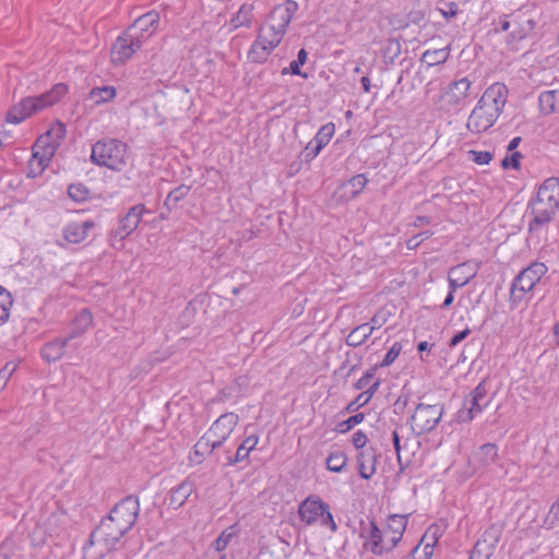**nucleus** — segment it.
<instances>
[{
    "label": "nucleus",
    "instance_id": "obj_13",
    "mask_svg": "<svg viewBox=\"0 0 559 559\" xmlns=\"http://www.w3.org/2000/svg\"><path fill=\"white\" fill-rule=\"evenodd\" d=\"M237 424L238 416L234 413H227L219 416L206 433L221 447L228 439Z\"/></svg>",
    "mask_w": 559,
    "mask_h": 559
},
{
    "label": "nucleus",
    "instance_id": "obj_38",
    "mask_svg": "<svg viewBox=\"0 0 559 559\" xmlns=\"http://www.w3.org/2000/svg\"><path fill=\"white\" fill-rule=\"evenodd\" d=\"M347 463V456L343 451L332 452L326 459V468L340 473Z\"/></svg>",
    "mask_w": 559,
    "mask_h": 559
},
{
    "label": "nucleus",
    "instance_id": "obj_7",
    "mask_svg": "<svg viewBox=\"0 0 559 559\" xmlns=\"http://www.w3.org/2000/svg\"><path fill=\"white\" fill-rule=\"evenodd\" d=\"M546 272L547 266L539 262H534L528 267L524 269L515 277L512 284L510 292L511 301L514 304L521 301L524 295L534 288V286L540 281Z\"/></svg>",
    "mask_w": 559,
    "mask_h": 559
},
{
    "label": "nucleus",
    "instance_id": "obj_42",
    "mask_svg": "<svg viewBox=\"0 0 559 559\" xmlns=\"http://www.w3.org/2000/svg\"><path fill=\"white\" fill-rule=\"evenodd\" d=\"M75 325L76 328L70 333L74 334V337L83 334L88 325L92 323V314L87 310H83L76 318H75Z\"/></svg>",
    "mask_w": 559,
    "mask_h": 559
},
{
    "label": "nucleus",
    "instance_id": "obj_26",
    "mask_svg": "<svg viewBox=\"0 0 559 559\" xmlns=\"http://www.w3.org/2000/svg\"><path fill=\"white\" fill-rule=\"evenodd\" d=\"M358 472L364 479H370L376 473V455L372 449H365L359 453Z\"/></svg>",
    "mask_w": 559,
    "mask_h": 559
},
{
    "label": "nucleus",
    "instance_id": "obj_48",
    "mask_svg": "<svg viewBox=\"0 0 559 559\" xmlns=\"http://www.w3.org/2000/svg\"><path fill=\"white\" fill-rule=\"evenodd\" d=\"M493 552L485 545H475L469 559H489Z\"/></svg>",
    "mask_w": 559,
    "mask_h": 559
},
{
    "label": "nucleus",
    "instance_id": "obj_46",
    "mask_svg": "<svg viewBox=\"0 0 559 559\" xmlns=\"http://www.w3.org/2000/svg\"><path fill=\"white\" fill-rule=\"evenodd\" d=\"M365 418L362 413L350 416L348 419L341 421L337 425V431L341 433H345L354 428L356 425L360 424Z\"/></svg>",
    "mask_w": 559,
    "mask_h": 559
},
{
    "label": "nucleus",
    "instance_id": "obj_64",
    "mask_svg": "<svg viewBox=\"0 0 559 559\" xmlns=\"http://www.w3.org/2000/svg\"><path fill=\"white\" fill-rule=\"evenodd\" d=\"M454 293H455V290L450 288V292H449L448 296L445 297V299L443 301V305H442L443 307H449L453 302Z\"/></svg>",
    "mask_w": 559,
    "mask_h": 559
},
{
    "label": "nucleus",
    "instance_id": "obj_21",
    "mask_svg": "<svg viewBox=\"0 0 559 559\" xmlns=\"http://www.w3.org/2000/svg\"><path fill=\"white\" fill-rule=\"evenodd\" d=\"M536 199L559 207V178L548 177L539 187Z\"/></svg>",
    "mask_w": 559,
    "mask_h": 559
},
{
    "label": "nucleus",
    "instance_id": "obj_31",
    "mask_svg": "<svg viewBox=\"0 0 559 559\" xmlns=\"http://www.w3.org/2000/svg\"><path fill=\"white\" fill-rule=\"evenodd\" d=\"M373 332V326L362 323L355 328L346 337V344L352 347L361 345Z\"/></svg>",
    "mask_w": 559,
    "mask_h": 559
},
{
    "label": "nucleus",
    "instance_id": "obj_35",
    "mask_svg": "<svg viewBox=\"0 0 559 559\" xmlns=\"http://www.w3.org/2000/svg\"><path fill=\"white\" fill-rule=\"evenodd\" d=\"M449 51L443 49L427 50L421 56V61L426 62L429 67L438 66L447 61Z\"/></svg>",
    "mask_w": 559,
    "mask_h": 559
},
{
    "label": "nucleus",
    "instance_id": "obj_41",
    "mask_svg": "<svg viewBox=\"0 0 559 559\" xmlns=\"http://www.w3.org/2000/svg\"><path fill=\"white\" fill-rule=\"evenodd\" d=\"M515 22L520 29L518 34H514V36L519 37L520 39L525 38L536 26V22L533 19L526 17L524 15L516 16Z\"/></svg>",
    "mask_w": 559,
    "mask_h": 559
},
{
    "label": "nucleus",
    "instance_id": "obj_9",
    "mask_svg": "<svg viewBox=\"0 0 559 559\" xmlns=\"http://www.w3.org/2000/svg\"><path fill=\"white\" fill-rule=\"evenodd\" d=\"M142 46V40L138 34L127 29L114 43L110 51L111 62L115 64H123L133 53Z\"/></svg>",
    "mask_w": 559,
    "mask_h": 559
},
{
    "label": "nucleus",
    "instance_id": "obj_43",
    "mask_svg": "<svg viewBox=\"0 0 559 559\" xmlns=\"http://www.w3.org/2000/svg\"><path fill=\"white\" fill-rule=\"evenodd\" d=\"M198 451H200L201 456H206L211 454L216 448L219 445L216 444L215 440L209 438V435L205 433L194 445Z\"/></svg>",
    "mask_w": 559,
    "mask_h": 559
},
{
    "label": "nucleus",
    "instance_id": "obj_52",
    "mask_svg": "<svg viewBox=\"0 0 559 559\" xmlns=\"http://www.w3.org/2000/svg\"><path fill=\"white\" fill-rule=\"evenodd\" d=\"M366 443L367 436L362 431L359 430L353 435V444L355 445V448L362 449L365 448Z\"/></svg>",
    "mask_w": 559,
    "mask_h": 559
},
{
    "label": "nucleus",
    "instance_id": "obj_34",
    "mask_svg": "<svg viewBox=\"0 0 559 559\" xmlns=\"http://www.w3.org/2000/svg\"><path fill=\"white\" fill-rule=\"evenodd\" d=\"M115 96L116 88L112 86L94 87L90 92V98L97 105L111 100Z\"/></svg>",
    "mask_w": 559,
    "mask_h": 559
},
{
    "label": "nucleus",
    "instance_id": "obj_17",
    "mask_svg": "<svg viewBox=\"0 0 559 559\" xmlns=\"http://www.w3.org/2000/svg\"><path fill=\"white\" fill-rule=\"evenodd\" d=\"M499 453L498 448L493 443H485L475 452L472 465L475 471H481L498 464Z\"/></svg>",
    "mask_w": 559,
    "mask_h": 559
},
{
    "label": "nucleus",
    "instance_id": "obj_4",
    "mask_svg": "<svg viewBox=\"0 0 559 559\" xmlns=\"http://www.w3.org/2000/svg\"><path fill=\"white\" fill-rule=\"evenodd\" d=\"M68 92L63 83L56 84L49 92L34 97H25L7 114V121L20 123L33 114L58 103Z\"/></svg>",
    "mask_w": 559,
    "mask_h": 559
},
{
    "label": "nucleus",
    "instance_id": "obj_6",
    "mask_svg": "<svg viewBox=\"0 0 559 559\" xmlns=\"http://www.w3.org/2000/svg\"><path fill=\"white\" fill-rule=\"evenodd\" d=\"M64 135V126L58 123L37 139L33 146V156L29 162L33 173L38 171L40 174L46 169Z\"/></svg>",
    "mask_w": 559,
    "mask_h": 559
},
{
    "label": "nucleus",
    "instance_id": "obj_59",
    "mask_svg": "<svg viewBox=\"0 0 559 559\" xmlns=\"http://www.w3.org/2000/svg\"><path fill=\"white\" fill-rule=\"evenodd\" d=\"M393 444H394V449H395L397 459L401 460L402 445H401V440H400V436H399L397 431L393 432Z\"/></svg>",
    "mask_w": 559,
    "mask_h": 559
},
{
    "label": "nucleus",
    "instance_id": "obj_3",
    "mask_svg": "<svg viewBox=\"0 0 559 559\" xmlns=\"http://www.w3.org/2000/svg\"><path fill=\"white\" fill-rule=\"evenodd\" d=\"M508 93L503 83L491 84L472 110L466 123L467 129L475 134L490 129L506 106Z\"/></svg>",
    "mask_w": 559,
    "mask_h": 559
},
{
    "label": "nucleus",
    "instance_id": "obj_58",
    "mask_svg": "<svg viewBox=\"0 0 559 559\" xmlns=\"http://www.w3.org/2000/svg\"><path fill=\"white\" fill-rule=\"evenodd\" d=\"M372 373H366L364 377H361L355 384L357 390H364L368 386L370 380L372 379Z\"/></svg>",
    "mask_w": 559,
    "mask_h": 559
},
{
    "label": "nucleus",
    "instance_id": "obj_37",
    "mask_svg": "<svg viewBox=\"0 0 559 559\" xmlns=\"http://www.w3.org/2000/svg\"><path fill=\"white\" fill-rule=\"evenodd\" d=\"M307 57H308L307 51L304 48L300 49L298 52L297 59L292 61L289 63V67L283 68L282 74L286 75V74L290 73L294 75H300L302 78H307V74L302 73L300 70V66H304L306 63Z\"/></svg>",
    "mask_w": 559,
    "mask_h": 559
},
{
    "label": "nucleus",
    "instance_id": "obj_11",
    "mask_svg": "<svg viewBox=\"0 0 559 559\" xmlns=\"http://www.w3.org/2000/svg\"><path fill=\"white\" fill-rule=\"evenodd\" d=\"M558 207L535 199L531 204L532 221L528 225L530 233L542 230L552 219Z\"/></svg>",
    "mask_w": 559,
    "mask_h": 559
},
{
    "label": "nucleus",
    "instance_id": "obj_51",
    "mask_svg": "<svg viewBox=\"0 0 559 559\" xmlns=\"http://www.w3.org/2000/svg\"><path fill=\"white\" fill-rule=\"evenodd\" d=\"M431 235H432V233L427 230V231H424V233L413 236L407 241V248L416 249L425 239H428Z\"/></svg>",
    "mask_w": 559,
    "mask_h": 559
},
{
    "label": "nucleus",
    "instance_id": "obj_12",
    "mask_svg": "<svg viewBox=\"0 0 559 559\" xmlns=\"http://www.w3.org/2000/svg\"><path fill=\"white\" fill-rule=\"evenodd\" d=\"M329 506L318 496H309L305 499L298 509V514L307 525L314 524L321 516L328 512Z\"/></svg>",
    "mask_w": 559,
    "mask_h": 559
},
{
    "label": "nucleus",
    "instance_id": "obj_50",
    "mask_svg": "<svg viewBox=\"0 0 559 559\" xmlns=\"http://www.w3.org/2000/svg\"><path fill=\"white\" fill-rule=\"evenodd\" d=\"M439 11L444 19L450 20L451 17H454L457 15L459 5L456 2L451 1V2L445 3L443 8H440Z\"/></svg>",
    "mask_w": 559,
    "mask_h": 559
},
{
    "label": "nucleus",
    "instance_id": "obj_33",
    "mask_svg": "<svg viewBox=\"0 0 559 559\" xmlns=\"http://www.w3.org/2000/svg\"><path fill=\"white\" fill-rule=\"evenodd\" d=\"M239 534V528L237 525H231L224 530L221 535L214 542V548L216 551H223L227 548L230 542L237 537Z\"/></svg>",
    "mask_w": 559,
    "mask_h": 559
},
{
    "label": "nucleus",
    "instance_id": "obj_5",
    "mask_svg": "<svg viewBox=\"0 0 559 559\" xmlns=\"http://www.w3.org/2000/svg\"><path fill=\"white\" fill-rule=\"evenodd\" d=\"M93 163L122 171L130 160L127 144L116 139L97 141L92 147Z\"/></svg>",
    "mask_w": 559,
    "mask_h": 559
},
{
    "label": "nucleus",
    "instance_id": "obj_47",
    "mask_svg": "<svg viewBox=\"0 0 559 559\" xmlns=\"http://www.w3.org/2000/svg\"><path fill=\"white\" fill-rule=\"evenodd\" d=\"M402 352V344L396 342L392 345V347L389 349V352L386 353L384 359L382 360V362L380 364L381 367H386V366H390L396 358L397 356L401 354Z\"/></svg>",
    "mask_w": 559,
    "mask_h": 559
},
{
    "label": "nucleus",
    "instance_id": "obj_44",
    "mask_svg": "<svg viewBox=\"0 0 559 559\" xmlns=\"http://www.w3.org/2000/svg\"><path fill=\"white\" fill-rule=\"evenodd\" d=\"M190 187L189 186H180L176 188L175 190L170 191L165 200V206L171 207L176 202L180 201L182 198L187 195L189 192Z\"/></svg>",
    "mask_w": 559,
    "mask_h": 559
},
{
    "label": "nucleus",
    "instance_id": "obj_32",
    "mask_svg": "<svg viewBox=\"0 0 559 559\" xmlns=\"http://www.w3.org/2000/svg\"><path fill=\"white\" fill-rule=\"evenodd\" d=\"M501 528L498 525H491L485 531L483 537L476 543L477 545H485L489 550L495 552V549L500 540Z\"/></svg>",
    "mask_w": 559,
    "mask_h": 559
},
{
    "label": "nucleus",
    "instance_id": "obj_20",
    "mask_svg": "<svg viewBox=\"0 0 559 559\" xmlns=\"http://www.w3.org/2000/svg\"><path fill=\"white\" fill-rule=\"evenodd\" d=\"M366 177H349L338 185L334 195L340 201H348L355 198L366 186Z\"/></svg>",
    "mask_w": 559,
    "mask_h": 559
},
{
    "label": "nucleus",
    "instance_id": "obj_49",
    "mask_svg": "<svg viewBox=\"0 0 559 559\" xmlns=\"http://www.w3.org/2000/svg\"><path fill=\"white\" fill-rule=\"evenodd\" d=\"M468 155L471 156V159L478 165L488 164L492 159V154L489 152L469 151Z\"/></svg>",
    "mask_w": 559,
    "mask_h": 559
},
{
    "label": "nucleus",
    "instance_id": "obj_14",
    "mask_svg": "<svg viewBox=\"0 0 559 559\" xmlns=\"http://www.w3.org/2000/svg\"><path fill=\"white\" fill-rule=\"evenodd\" d=\"M144 212L145 207L143 204L132 206L120 219L115 236L124 239L127 236L131 235L138 228Z\"/></svg>",
    "mask_w": 559,
    "mask_h": 559
},
{
    "label": "nucleus",
    "instance_id": "obj_39",
    "mask_svg": "<svg viewBox=\"0 0 559 559\" xmlns=\"http://www.w3.org/2000/svg\"><path fill=\"white\" fill-rule=\"evenodd\" d=\"M90 189L83 183H72L68 188L69 197L75 202H83L90 197Z\"/></svg>",
    "mask_w": 559,
    "mask_h": 559
},
{
    "label": "nucleus",
    "instance_id": "obj_18",
    "mask_svg": "<svg viewBox=\"0 0 559 559\" xmlns=\"http://www.w3.org/2000/svg\"><path fill=\"white\" fill-rule=\"evenodd\" d=\"M159 22V13L151 11L138 17L135 22L128 28L133 34H138L141 40L154 33Z\"/></svg>",
    "mask_w": 559,
    "mask_h": 559
},
{
    "label": "nucleus",
    "instance_id": "obj_23",
    "mask_svg": "<svg viewBox=\"0 0 559 559\" xmlns=\"http://www.w3.org/2000/svg\"><path fill=\"white\" fill-rule=\"evenodd\" d=\"M94 225L92 221L70 223L63 230V238L70 243H80L86 239L88 230L92 229Z\"/></svg>",
    "mask_w": 559,
    "mask_h": 559
},
{
    "label": "nucleus",
    "instance_id": "obj_22",
    "mask_svg": "<svg viewBox=\"0 0 559 559\" xmlns=\"http://www.w3.org/2000/svg\"><path fill=\"white\" fill-rule=\"evenodd\" d=\"M194 490V484L190 479L183 480L180 485L173 488L167 497L169 507L177 510L183 506L187 499L192 495Z\"/></svg>",
    "mask_w": 559,
    "mask_h": 559
},
{
    "label": "nucleus",
    "instance_id": "obj_54",
    "mask_svg": "<svg viewBox=\"0 0 559 559\" xmlns=\"http://www.w3.org/2000/svg\"><path fill=\"white\" fill-rule=\"evenodd\" d=\"M487 395V390L484 383H479L475 390L471 393V396L480 401H484Z\"/></svg>",
    "mask_w": 559,
    "mask_h": 559
},
{
    "label": "nucleus",
    "instance_id": "obj_36",
    "mask_svg": "<svg viewBox=\"0 0 559 559\" xmlns=\"http://www.w3.org/2000/svg\"><path fill=\"white\" fill-rule=\"evenodd\" d=\"M12 305L13 299L11 294L0 286V324H3L9 320Z\"/></svg>",
    "mask_w": 559,
    "mask_h": 559
},
{
    "label": "nucleus",
    "instance_id": "obj_28",
    "mask_svg": "<svg viewBox=\"0 0 559 559\" xmlns=\"http://www.w3.org/2000/svg\"><path fill=\"white\" fill-rule=\"evenodd\" d=\"M364 546L376 555L382 554L384 549L388 550L383 532H381L373 522H371L370 538Z\"/></svg>",
    "mask_w": 559,
    "mask_h": 559
},
{
    "label": "nucleus",
    "instance_id": "obj_40",
    "mask_svg": "<svg viewBox=\"0 0 559 559\" xmlns=\"http://www.w3.org/2000/svg\"><path fill=\"white\" fill-rule=\"evenodd\" d=\"M426 542L424 546V551L426 559L431 557L432 555V548L435 544L438 542V527L431 526L428 528V531L425 533V535L421 538V543Z\"/></svg>",
    "mask_w": 559,
    "mask_h": 559
},
{
    "label": "nucleus",
    "instance_id": "obj_2",
    "mask_svg": "<svg viewBox=\"0 0 559 559\" xmlns=\"http://www.w3.org/2000/svg\"><path fill=\"white\" fill-rule=\"evenodd\" d=\"M298 10L297 2L286 0L276 5L260 27L258 38L252 44L248 58L255 63L264 62L272 50L282 41L293 15Z\"/></svg>",
    "mask_w": 559,
    "mask_h": 559
},
{
    "label": "nucleus",
    "instance_id": "obj_19",
    "mask_svg": "<svg viewBox=\"0 0 559 559\" xmlns=\"http://www.w3.org/2000/svg\"><path fill=\"white\" fill-rule=\"evenodd\" d=\"M335 132V126L332 122L323 124L313 140L306 147V157H316L320 151L331 141Z\"/></svg>",
    "mask_w": 559,
    "mask_h": 559
},
{
    "label": "nucleus",
    "instance_id": "obj_27",
    "mask_svg": "<svg viewBox=\"0 0 559 559\" xmlns=\"http://www.w3.org/2000/svg\"><path fill=\"white\" fill-rule=\"evenodd\" d=\"M253 3H243L229 21V29L235 31L242 26H250L252 21Z\"/></svg>",
    "mask_w": 559,
    "mask_h": 559
},
{
    "label": "nucleus",
    "instance_id": "obj_15",
    "mask_svg": "<svg viewBox=\"0 0 559 559\" xmlns=\"http://www.w3.org/2000/svg\"><path fill=\"white\" fill-rule=\"evenodd\" d=\"M472 87V81L462 78L450 83L442 94V99L450 106L460 105L468 95Z\"/></svg>",
    "mask_w": 559,
    "mask_h": 559
},
{
    "label": "nucleus",
    "instance_id": "obj_45",
    "mask_svg": "<svg viewBox=\"0 0 559 559\" xmlns=\"http://www.w3.org/2000/svg\"><path fill=\"white\" fill-rule=\"evenodd\" d=\"M523 158V155L520 152H511L503 159H501V166L503 169H514L520 170V160Z\"/></svg>",
    "mask_w": 559,
    "mask_h": 559
},
{
    "label": "nucleus",
    "instance_id": "obj_60",
    "mask_svg": "<svg viewBox=\"0 0 559 559\" xmlns=\"http://www.w3.org/2000/svg\"><path fill=\"white\" fill-rule=\"evenodd\" d=\"M205 456H201L200 451L194 447L193 453L190 455V462L192 464H201Z\"/></svg>",
    "mask_w": 559,
    "mask_h": 559
},
{
    "label": "nucleus",
    "instance_id": "obj_61",
    "mask_svg": "<svg viewBox=\"0 0 559 559\" xmlns=\"http://www.w3.org/2000/svg\"><path fill=\"white\" fill-rule=\"evenodd\" d=\"M429 223H430L429 217H427V216H417L416 219L414 221V226L415 227H421V226L427 225Z\"/></svg>",
    "mask_w": 559,
    "mask_h": 559
},
{
    "label": "nucleus",
    "instance_id": "obj_10",
    "mask_svg": "<svg viewBox=\"0 0 559 559\" xmlns=\"http://www.w3.org/2000/svg\"><path fill=\"white\" fill-rule=\"evenodd\" d=\"M479 270L476 261H466L451 267L448 272L449 286L453 290L465 286L474 278Z\"/></svg>",
    "mask_w": 559,
    "mask_h": 559
},
{
    "label": "nucleus",
    "instance_id": "obj_30",
    "mask_svg": "<svg viewBox=\"0 0 559 559\" xmlns=\"http://www.w3.org/2000/svg\"><path fill=\"white\" fill-rule=\"evenodd\" d=\"M259 438L254 435L247 437L242 443L238 447L234 456H227V464L233 465L238 462L246 460L251 450L258 444Z\"/></svg>",
    "mask_w": 559,
    "mask_h": 559
},
{
    "label": "nucleus",
    "instance_id": "obj_57",
    "mask_svg": "<svg viewBox=\"0 0 559 559\" xmlns=\"http://www.w3.org/2000/svg\"><path fill=\"white\" fill-rule=\"evenodd\" d=\"M469 330L468 329H465L464 331L455 334L451 341H450V346L451 347H454L456 346L459 343H461L468 334H469Z\"/></svg>",
    "mask_w": 559,
    "mask_h": 559
},
{
    "label": "nucleus",
    "instance_id": "obj_8",
    "mask_svg": "<svg viewBox=\"0 0 559 559\" xmlns=\"http://www.w3.org/2000/svg\"><path fill=\"white\" fill-rule=\"evenodd\" d=\"M443 413L440 404H419L412 416V429L416 433H425L432 430L439 423Z\"/></svg>",
    "mask_w": 559,
    "mask_h": 559
},
{
    "label": "nucleus",
    "instance_id": "obj_55",
    "mask_svg": "<svg viewBox=\"0 0 559 559\" xmlns=\"http://www.w3.org/2000/svg\"><path fill=\"white\" fill-rule=\"evenodd\" d=\"M372 397V392H361L355 400V403H357V407H362L366 405L370 399Z\"/></svg>",
    "mask_w": 559,
    "mask_h": 559
},
{
    "label": "nucleus",
    "instance_id": "obj_25",
    "mask_svg": "<svg viewBox=\"0 0 559 559\" xmlns=\"http://www.w3.org/2000/svg\"><path fill=\"white\" fill-rule=\"evenodd\" d=\"M488 401H480L469 396L464 402V407L457 412V421L460 423H468L471 421L477 414H479L485 406H487Z\"/></svg>",
    "mask_w": 559,
    "mask_h": 559
},
{
    "label": "nucleus",
    "instance_id": "obj_29",
    "mask_svg": "<svg viewBox=\"0 0 559 559\" xmlns=\"http://www.w3.org/2000/svg\"><path fill=\"white\" fill-rule=\"evenodd\" d=\"M538 100L539 108L544 114L550 115L559 111V90L543 92Z\"/></svg>",
    "mask_w": 559,
    "mask_h": 559
},
{
    "label": "nucleus",
    "instance_id": "obj_24",
    "mask_svg": "<svg viewBox=\"0 0 559 559\" xmlns=\"http://www.w3.org/2000/svg\"><path fill=\"white\" fill-rule=\"evenodd\" d=\"M73 338L74 334H69L63 338H57L50 343H47L41 349L43 358L48 362L59 360L64 354L67 344Z\"/></svg>",
    "mask_w": 559,
    "mask_h": 559
},
{
    "label": "nucleus",
    "instance_id": "obj_63",
    "mask_svg": "<svg viewBox=\"0 0 559 559\" xmlns=\"http://www.w3.org/2000/svg\"><path fill=\"white\" fill-rule=\"evenodd\" d=\"M369 326H373V331L382 325V321L379 318V316H373V318L370 320Z\"/></svg>",
    "mask_w": 559,
    "mask_h": 559
},
{
    "label": "nucleus",
    "instance_id": "obj_1",
    "mask_svg": "<svg viewBox=\"0 0 559 559\" xmlns=\"http://www.w3.org/2000/svg\"><path fill=\"white\" fill-rule=\"evenodd\" d=\"M139 510V500L131 496L117 503L91 534L83 547V559H102L112 551L135 524Z\"/></svg>",
    "mask_w": 559,
    "mask_h": 559
},
{
    "label": "nucleus",
    "instance_id": "obj_62",
    "mask_svg": "<svg viewBox=\"0 0 559 559\" xmlns=\"http://www.w3.org/2000/svg\"><path fill=\"white\" fill-rule=\"evenodd\" d=\"M521 141H522L521 136L513 138L510 141V143L508 144V152H513L519 146Z\"/></svg>",
    "mask_w": 559,
    "mask_h": 559
},
{
    "label": "nucleus",
    "instance_id": "obj_16",
    "mask_svg": "<svg viewBox=\"0 0 559 559\" xmlns=\"http://www.w3.org/2000/svg\"><path fill=\"white\" fill-rule=\"evenodd\" d=\"M407 524L405 515L393 514L389 516L388 524L383 530V536L388 544V550L394 548L401 540Z\"/></svg>",
    "mask_w": 559,
    "mask_h": 559
},
{
    "label": "nucleus",
    "instance_id": "obj_56",
    "mask_svg": "<svg viewBox=\"0 0 559 559\" xmlns=\"http://www.w3.org/2000/svg\"><path fill=\"white\" fill-rule=\"evenodd\" d=\"M14 370H15V366L8 364L0 371V380L3 381V384L8 381V379L11 377V374L13 373Z\"/></svg>",
    "mask_w": 559,
    "mask_h": 559
},
{
    "label": "nucleus",
    "instance_id": "obj_53",
    "mask_svg": "<svg viewBox=\"0 0 559 559\" xmlns=\"http://www.w3.org/2000/svg\"><path fill=\"white\" fill-rule=\"evenodd\" d=\"M321 524L328 525L332 532H335L337 530L333 515L330 512V508L328 509V512H325L324 516H321Z\"/></svg>",
    "mask_w": 559,
    "mask_h": 559
}]
</instances>
